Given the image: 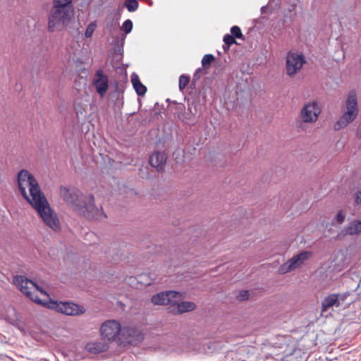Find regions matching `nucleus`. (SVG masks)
<instances>
[{
    "instance_id": "obj_1",
    "label": "nucleus",
    "mask_w": 361,
    "mask_h": 361,
    "mask_svg": "<svg viewBox=\"0 0 361 361\" xmlns=\"http://www.w3.org/2000/svg\"><path fill=\"white\" fill-rule=\"evenodd\" d=\"M18 189L27 202L37 211L44 223L54 231L60 229L57 215L41 191L38 182L27 170H20L17 176Z\"/></svg>"
},
{
    "instance_id": "obj_2",
    "label": "nucleus",
    "mask_w": 361,
    "mask_h": 361,
    "mask_svg": "<svg viewBox=\"0 0 361 361\" xmlns=\"http://www.w3.org/2000/svg\"><path fill=\"white\" fill-rule=\"evenodd\" d=\"M60 193L63 200L78 214L88 219H101L106 218L102 208L94 204V197L92 194L85 195L75 188L61 186Z\"/></svg>"
},
{
    "instance_id": "obj_3",
    "label": "nucleus",
    "mask_w": 361,
    "mask_h": 361,
    "mask_svg": "<svg viewBox=\"0 0 361 361\" xmlns=\"http://www.w3.org/2000/svg\"><path fill=\"white\" fill-rule=\"evenodd\" d=\"M73 8L51 5L47 14L49 32L60 31L66 27L73 16Z\"/></svg>"
},
{
    "instance_id": "obj_4",
    "label": "nucleus",
    "mask_w": 361,
    "mask_h": 361,
    "mask_svg": "<svg viewBox=\"0 0 361 361\" xmlns=\"http://www.w3.org/2000/svg\"><path fill=\"white\" fill-rule=\"evenodd\" d=\"M358 114L357 99L356 92L350 90L346 100V111L335 123L334 129L338 130L352 123Z\"/></svg>"
},
{
    "instance_id": "obj_5",
    "label": "nucleus",
    "mask_w": 361,
    "mask_h": 361,
    "mask_svg": "<svg viewBox=\"0 0 361 361\" xmlns=\"http://www.w3.org/2000/svg\"><path fill=\"white\" fill-rule=\"evenodd\" d=\"M49 309L68 316H79L85 312L84 307L71 302H58L50 300L44 303Z\"/></svg>"
},
{
    "instance_id": "obj_6",
    "label": "nucleus",
    "mask_w": 361,
    "mask_h": 361,
    "mask_svg": "<svg viewBox=\"0 0 361 361\" xmlns=\"http://www.w3.org/2000/svg\"><path fill=\"white\" fill-rule=\"evenodd\" d=\"M13 282L20 290L31 300L37 304L44 305L38 295L32 292L35 287V283L32 281L27 279L24 276H16L13 279Z\"/></svg>"
},
{
    "instance_id": "obj_7",
    "label": "nucleus",
    "mask_w": 361,
    "mask_h": 361,
    "mask_svg": "<svg viewBox=\"0 0 361 361\" xmlns=\"http://www.w3.org/2000/svg\"><path fill=\"white\" fill-rule=\"evenodd\" d=\"M312 256L311 251H302L299 254L294 255L287 262L281 265L279 268V272L281 274H286L300 267L305 261L308 260Z\"/></svg>"
},
{
    "instance_id": "obj_8",
    "label": "nucleus",
    "mask_w": 361,
    "mask_h": 361,
    "mask_svg": "<svg viewBox=\"0 0 361 361\" xmlns=\"http://www.w3.org/2000/svg\"><path fill=\"white\" fill-rule=\"evenodd\" d=\"M306 63L302 54L289 51L286 56V73L289 76H293L302 68Z\"/></svg>"
},
{
    "instance_id": "obj_9",
    "label": "nucleus",
    "mask_w": 361,
    "mask_h": 361,
    "mask_svg": "<svg viewBox=\"0 0 361 361\" xmlns=\"http://www.w3.org/2000/svg\"><path fill=\"white\" fill-rule=\"evenodd\" d=\"M121 326L116 320H108L104 322L100 327L102 336L109 341H114L119 334Z\"/></svg>"
},
{
    "instance_id": "obj_10",
    "label": "nucleus",
    "mask_w": 361,
    "mask_h": 361,
    "mask_svg": "<svg viewBox=\"0 0 361 361\" xmlns=\"http://www.w3.org/2000/svg\"><path fill=\"white\" fill-rule=\"evenodd\" d=\"M321 112L317 102L305 104L300 111V118L304 123L315 122Z\"/></svg>"
},
{
    "instance_id": "obj_11",
    "label": "nucleus",
    "mask_w": 361,
    "mask_h": 361,
    "mask_svg": "<svg viewBox=\"0 0 361 361\" xmlns=\"http://www.w3.org/2000/svg\"><path fill=\"white\" fill-rule=\"evenodd\" d=\"M180 297V293L174 290L159 292L152 296L150 301L154 305H171L173 300Z\"/></svg>"
},
{
    "instance_id": "obj_12",
    "label": "nucleus",
    "mask_w": 361,
    "mask_h": 361,
    "mask_svg": "<svg viewBox=\"0 0 361 361\" xmlns=\"http://www.w3.org/2000/svg\"><path fill=\"white\" fill-rule=\"evenodd\" d=\"M93 85L101 97H104L109 88V78L102 69H98L93 79Z\"/></svg>"
},
{
    "instance_id": "obj_13",
    "label": "nucleus",
    "mask_w": 361,
    "mask_h": 361,
    "mask_svg": "<svg viewBox=\"0 0 361 361\" xmlns=\"http://www.w3.org/2000/svg\"><path fill=\"white\" fill-rule=\"evenodd\" d=\"M197 305L193 302L183 301L178 303L176 301H173V303L168 307L169 312L178 315L186 312H190L195 310Z\"/></svg>"
},
{
    "instance_id": "obj_14",
    "label": "nucleus",
    "mask_w": 361,
    "mask_h": 361,
    "mask_svg": "<svg viewBox=\"0 0 361 361\" xmlns=\"http://www.w3.org/2000/svg\"><path fill=\"white\" fill-rule=\"evenodd\" d=\"M168 159L167 154L164 152L157 151L154 152L149 157L150 165L157 169V171H164Z\"/></svg>"
},
{
    "instance_id": "obj_15",
    "label": "nucleus",
    "mask_w": 361,
    "mask_h": 361,
    "mask_svg": "<svg viewBox=\"0 0 361 361\" xmlns=\"http://www.w3.org/2000/svg\"><path fill=\"white\" fill-rule=\"evenodd\" d=\"M361 233V221L354 220L350 222L337 235L338 239H341L342 237L350 235H358Z\"/></svg>"
},
{
    "instance_id": "obj_16",
    "label": "nucleus",
    "mask_w": 361,
    "mask_h": 361,
    "mask_svg": "<svg viewBox=\"0 0 361 361\" xmlns=\"http://www.w3.org/2000/svg\"><path fill=\"white\" fill-rule=\"evenodd\" d=\"M339 307L338 304V296L336 293H332L326 297L322 302V314L326 312L329 308L332 307Z\"/></svg>"
},
{
    "instance_id": "obj_17",
    "label": "nucleus",
    "mask_w": 361,
    "mask_h": 361,
    "mask_svg": "<svg viewBox=\"0 0 361 361\" xmlns=\"http://www.w3.org/2000/svg\"><path fill=\"white\" fill-rule=\"evenodd\" d=\"M86 349L91 353H100L106 351L109 349V345L103 342H94L87 343Z\"/></svg>"
},
{
    "instance_id": "obj_18",
    "label": "nucleus",
    "mask_w": 361,
    "mask_h": 361,
    "mask_svg": "<svg viewBox=\"0 0 361 361\" xmlns=\"http://www.w3.org/2000/svg\"><path fill=\"white\" fill-rule=\"evenodd\" d=\"M131 82L133 88L139 96H143L146 93L147 87L140 82V78L137 74H132Z\"/></svg>"
},
{
    "instance_id": "obj_19",
    "label": "nucleus",
    "mask_w": 361,
    "mask_h": 361,
    "mask_svg": "<svg viewBox=\"0 0 361 361\" xmlns=\"http://www.w3.org/2000/svg\"><path fill=\"white\" fill-rule=\"evenodd\" d=\"M124 6L129 12H134L138 8L139 3L137 0H126Z\"/></svg>"
},
{
    "instance_id": "obj_20",
    "label": "nucleus",
    "mask_w": 361,
    "mask_h": 361,
    "mask_svg": "<svg viewBox=\"0 0 361 361\" xmlns=\"http://www.w3.org/2000/svg\"><path fill=\"white\" fill-rule=\"evenodd\" d=\"M215 61L214 55L209 54H205L202 59V65L204 68H207L210 67L212 62Z\"/></svg>"
},
{
    "instance_id": "obj_21",
    "label": "nucleus",
    "mask_w": 361,
    "mask_h": 361,
    "mask_svg": "<svg viewBox=\"0 0 361 361\" xmlns=\"http://www.w3.org/2000/svg\"><path fill=\"white\" fill-rule=\"evenodd\" d=\"M73 0H52L51 5H57L59 6L73 8L72 4Z\"/></svg>"
},
{
    "instance_id": "obj_22",
    "label": "nucleus",
    "mask_w": 361,
    "mask_h": 361,
    "mask_svg": "<svg viewBox=\"0 0 361 361\" xmlns=\"http://www.w3.org/2000/svg\"><path fill=\"white\" fill-rule=\"evenodd\" d=\"M190 82V77L185 75H182L179 78V89L183 91Z\"/></svg>"
},
{
    "instance_id": "obj_23",
    "label": "nucleus",
    "mask_w": 361,
    "mask_h": 361,
    "mask_svg": "<svg viewBox=\"0 0 361 361\" xmlns=\"http://www.w3.org/2000/svg\"><path fill=\"white\" fill-rule=\"evenodd\" d=\"M133 26V25L132 20L130 19H128L124 21L121 29L126 34H129L132 31Z\"/></svg>"
},
{
    "instance_id": "obj_24",
    "label": "nucleus",
    "mask_w": 361,
    "mask_h": 361,
    "mask_svg": "<svg viewBox=\"0 0 361 361\" xmlns=\"http://www.w3.org/2000/svg\"><path fill=\"white\" fill-rule=\"evenodd\" d=\"M223 40H224V43L226 44V45H227L228 49H229L232 44H237L235 37H234L233 36H232L229 34L225 35L224 36Z\"/></svg>"
},
{
    "instance_id": "obj_25",
    "label": "nucleus",
    "mask_w": 361,
    "mask_h": 361,
    "mask_svg": "<svg viewBox=\"0 0 361 361\" xmlns=\"http://www.w3.org/2000/svg\"><path fill=\"white\" fill-rule=\"evenodd\" d=\"M231 35L233 36L235 38H238V39L243 38V35L242 34L241 30L237 25H234L231 27Z\"/></svg>"
},
{
    "instance_id": "obj_26",
    "label": "nucleus",
    "mask_w": 361,
    "mask_h": 361,
    "mask_svg": "<svg viewBox=\"0 0 361 361\" xmlns=\"http://www.w3.org/2000/svg\"><path fill=\"white\" fill-rule=\"evenodd\" d=\"M188 111H190L189 114H185V115L183 116V120H190L191 118V116H195V114H196V111L195 112L192 111V107H194V109H195V104L194 102H192V103H188Z\"/></svg>"
},
{
    "instance_id": "obj_27",
    "label": "nucleus",
    "mask_w": 361,
    "mask_h": 361,
    "mask_svg": "<svg viewBox=\"0 0 361 361\" xmlns=\"http://www.w3.org/2000/svg\"><path fill=\"white\" fill-rule=\"evenodd\" d=\"M345 218V214L343 211L341 210L338 212V214L336 215L334 221L335 220L338 224H341Z\"/></svg>"
},
{
    "instance_id": "obj_28",
    "label": "nucleus",
    "mask_w": 361,
    "mask_h": 361,
    "mask_svg": "<svg viewBox=\"0 0 361 361\" xmlns=\"http://www.w3.org/2000/svg\"><path fill=\"white\" fill-rule=\"evenodd\" d=\"M249 292L248 290H241L238 295V299L241 301H244L248 299L249 298Z\"/></svg>"
},
{
    "instance_id": "obj_29",
    "label": "nucleus",
    "mask_w": 361,
    "mask_h": 361,
    "mask_svg": "<svg viewBox=\"0 0 361 361\" xmlns=\"http://www.w3.org/2000/svg\"><path fill=\"white\" fill-rule=\"evenodd\" d=\"M349 295L348 293H343V294H340V293H336V296H338V306H341L342 305L346 298Z\"/></svg>"
},
{
    "instance_id": "obj_30",
    "label": "nucleus",
    "mask_w": 361,
    "mask_h": 361,
    "mask_svg": "<svg viewBox=\"0 0 361 361\" xmlns=\"http://www.w3.org/2000/svg\"><path fill=\"white\" fill-rule=\"evenodd\" d=\"M203 73H204V71L202 68H197L193 75V80L195 81V80H199L201 75Z\"/></svg>"
},
{
    "instance_id": "obj_31",
    "label": "nucleus",
    "mask_w": 361,
    "mask_h": 361,
    "mask_svg": "<svg viewBox=\"0 0 361 361\" xmlns=\"http://www.w3.org/2000/svg\"><path fill=\"white\" fill-rule=\"evenodd\" d=\"M355 202L357 204H360L361 203V191L357 190L355 193Z\"/></svg>"
},
{
    "instance_id": "obj_32",
    "label": "nucleus",
    "mask_w": 361,
    "mask_h": 361,
    "mask_svg": "<svg viewBox=\"0 0 361 361\" xmlns=\"http://www.w3.org/2000/svg\"><path fill=\"white\" fill-rule=\"evenodd\" d=\"M93 30L94 28L92 27V25H89L85 32V36L90 37L93 32Z\"/></svg>"
},
{
    "instance_id": "obj_33",
    "label": "nucleus",
    "mask_w": 361,
    "mask_h": 361,
    "mask_svg": "<svg viewBox=\"0 0 361 361\" xmlns=\"http://www.w3.org/2000/svg\"><path fill=\"white\" fill-rule=\"evenodd\" d=\"M37 290H39L42 293H43L44 295H48L47 293L43 290L41 288H39L36 283H35V289L32 290V292H34L35 294H36V291Z\"/></svg>"
},
{
    "instance_id": "obj_34",
    "label": "nucleus",
    "mask_w": 361,
    "mask_h": 361,
    "mask_svg": "<svg viewBox=\"0 0 361 361\" xmlns=\"http://www.w3.org/2000/svg\"><path fill=\"white\" fill-rule=\"evenodd\" d=\"M295 5H293V6H292V8H290L289 11H294V10H295Z\"/></svg>"
},
{
    "instance_id": "obj_35",
    "label": "nucleus",
    "mask_w": 361,
    "mask_h": 361,
    "mask_svg": "<svg viewBox=\"0 0 361 361\" xmlns=\"http://www.w3.org/2000/svg\"><path fill=\"white\" fill-rule=\"evenodd\" d=\"M224 51H228V50H229V49H228L227 45H226V44L224 46Z\"/></svg>"
},
{
    "instance_id": "obj_36",
    "label": "nucleus",
    "mask_w": 361,
    "mask_h": 361,
    "mask_svg": "<svg viewBox=\"0 0 361 361\" xmlns=\"http://www.w3.org/2000/svg\"><path fill=\"white\" fill-rule=\"evenodd\" d=\"M264 7H262V11H264Z\"/></svg>"
},
{
    "instance_id": "obj_37",
    "label": "nucleus",
    "mask_w": 361,
    "mask_h": 361,
    "mask_svg": "<svg viewBox=\"0 0 361 361\" xmlns=\"http://www.w3.org/2000/svg\"><path fill=\"white\" fill-rule=\"evenodd\" d=\"M264 7H262V11H264Z\"/></svg>"
}]
</instances>
